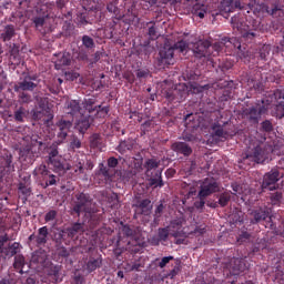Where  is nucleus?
<instances>
[{"instance_id":"26","label":"nucleus","mask_w":284,"mask_h":284,"mask_svg":"<svg viewBox=\"0 0 284 284\" xmlns=\"http://www.w3.org/2000/svg\"><path fill=\"white\" fill-rule=\"evenodd\" d=\"M68 239H74L78 234H83L85 232V225L83 223L75 222L70 227L64 229Z\"/></svg>"},{"instance_id":"60","label":"nucleus","mask_w":284,"mask_h":284,"mask_svg":"<svg viewBox=\"0 0 284 284\" xmlns=\"http://www.w3.org/2000/svg\"><path fill=\"white\" fill-rule=\"evenodd\" d=\"M33 23L37 29L43 28V26H45V17H34Z\"/></svg>"},{"instance_id":"49","label":"nucleus","mask_w":284,"mask_h":284,"mask_svg":"<svg viewBox=\"0 0 284 284\" xmlns=\"http://www.w3.org/2000/svg\"><path fill=\"white\" fill-rule=\"evenodd\" d=\"M230 201H232V195L226 192L222 193L219 199V205H221V207H225Z\"/></svg>"},{"instance_id":"32","label":"nucleus","mask_w":284,"mask_h":284,"mask_svg":"<svg viewBox=\"0 0 284 284\" xmlns=\"http://www.w3.org/2000/svg\"><path fill=\"white\" fill-rule=\"evenodd\" d=\"M48 258V255L43 251H36L31 255L30 264L31 265H43Z\"/></svg>"},{"instance_id":"42","label":"nucleus","mask_w":284,"mask_h":284,"mask_svg":"<svg viewBox=\"0 0 284 284\" xmlns=\"http://www.w3.org/2000/svg\"><path fill=\"white\" fill-rule=\"evenodd\" d=\"M10 61L12 63H19V45L11 44L9 45Z\"/></svg>"},{"instance_id":"5","label":"nucleus","mask_w":284,"mask_h":284,"mask_svg":"<svg viewBox=\"0 0 284 284\" xmlns=\"http://www.w3.org/2000/svg\"><path fill=\"white\" fill-rule=\"evenodd\" d=\"M267 110H270V106L265 104V99L262 100V105L251 106L243 110V116L250 123H253L254 125L258 124V121L263 114H267Z\"/></svg>"},{"instance_id":"46","label":"nucleus","mask_w":284,"mask_h":284,"mask_svg":"<svg viewBox=\"0 0 284 284\" xmlns=\"http://www.w3.org/2000/svg\"><path fill=\"white\" fill-rule=\"evenodd\" d=\"M206 10H205V6H201V4H195L193 7V14H195V17H199L200 19H205V14H206Z\"/></svg>"},{"instance_id":"63","label":"nucleus","mask_w":284,"mask_h":284,"mask_svg":"<svg viewBox=\"0 0 284 284\" xmlns=\"http://www.w3.org/2000/svg\"><path fill=\"white\" fill-rule=\"evenodd\" d=\"M54 219H57V211H55V210L49 211V212L45 214V216H44L45 223H50V221H54Z\"/></svg>"},{"instance_id":"61","label":"nucleus","mask_w":284,"mask_h":284,"mask_svg":"<svg viewBox=\"0 0 284 284\" xmlns=\"http://www.w3.org/2000/svg\"><path fill=\"white\" fill-rule=\"evenodd\" d=\"M163 210H165V206L163 205V203L156 206L155 213H154V223H156V221L161 219V214H163Z\"/></svg>"},{"instance_id":"33","label":"nucleus","mask_w":284,"mask_h":284,"mask_svg":"<svg viewBox=\"0 0 284 284\" xmlns=\"http://www.w3.org/2000/svg\"><path fill=\"white\" fill-rule=\"evenodd\" d=\"M149 185L150 187H153V190H155V187H163V185H165V183H163V175L161 171H156L154 176L149 179Z\"/></svg>"},{"instance_id":"12","label":"nucleus","mask_w":284,"mask_h":284,"mask_svg":"<svg viewBox=\"0 0 284 284\" xmlns=\"http://www.w3.org/2000/svg\"><path fill=\"white\" fill-rule=\"evenodd\" d=\"M227 267L233 276H239L246 272V270H250V262H247L246 257H233L230 260Z\"/></svg>"},{"instance_id":"40","label":"nucleus","mask_w":284,"mask_h":284,"mask_svg":"<svg viewBox=\"0 0 284 284\" xmlns=\"http://www.w3.org/2000/svg\"><path fill=\"white\" fill-rule=\"evenodd\" d=\"M146 26L149 27V38L151 39V41H156V39H159V31L156 30V22L154 21H150L146 23Z\"/></svg>"},{"instance_id":"22","label":"nucleus","mask_w":284,"mask_h":284,"mask_svg":"<svg viewBox=\"0 0 284 284\" xmlns=\"http://www.w3.org/2000/svg\"><path fill=\"white\" fill-rule=\"evenodd\" d=\"M134 145H136V140L129 138L126 140H121L115 150L120 154H128V152H132L134 150Z\"/></svg>"},{"instance_id":"56","label":"nucleus","mask_w":284,"mask_h":284,"mask_svg":"<svg viewBox=\"0 0 284 284\" xmlns=\"http://www.w3.org/2000/svg\"><path fill=\"white\" fill-rule=\"evenodd\" d=\"M250 239H252V234H250L247 231H242L237 237V243H247Z\"/></svg>"},{"instance_id":"9","label":"nucleus","mask_w":284,"mask_h":284,"mask_svg":"<svg viewBox=\"0 0 284 284\" xmlns=\"http://www.w3.org/2000/svg\"><path fill=\"white\" fill-rule=\"evenodd\" d=\"M265 159H267V148L263 143L248 150L243 156V161H252L253 163H264Z\"/></svg>"},{"instance_id":"34","label":"nucleus","mask_w":284,"mask_h":284,"mask_svg":"<svg viewBox=\"0 0 284 284\" xmlns=\"http://www.w3.org/2000/svg\"><path fill=\"white\" fill-rule=\"evenodd\" d=\"M103 264V260L101 257H89V261L87 262V271L89 273L95 272V270H99L101 265Z\"/></svg>"},{"instance_id":"38","label":"nucleus","mask_w":284,"mask_h":284,"mask_svg":"<svg viewBox=\"0 0 284 284\" xmlns=\"http://www.w3.org/2000/svg\"><path fill=\"white\" fill-rule=\"evenodd\" d=\"M2 253L9 257L17 256V254L19 253V243L14 242L12 244H9L8 247L2 248Z\"/></svg>"},{"instance_id":"24","label":"nucleus","mask_w":284,"mask_h":284,"mask_svg":"<svg viewBox=\"0 0 284 284\" xmlns=\"http://www.w3.org/2000/svg\"><path fill=\"white\" fill-rule=\"evenodd\" d=\"M13 37H17V30L14 29V24H7L0 30V39L4 43L8 41H12Z\"/></svg>"},{"instance_id":"14","label":"nucleus","mask_w":284,"mask_h":284,"mask_svg":"<svg viewBox=\"0 0 284 284\" xmlns=\"http://www.w3.org/2000/svg\"><path fill=\"white\" fill-rule=\"evenodd\" d=\"M193 54L196 59H207L212 57V51H210V41L200 40L193 44Z\"/></svg>"},{"instance_id":"45","label":"nucleus","mask_w":284,"mask_h":284,"mask_svg":"<svg viewBox=\"0 0 284 284\" xmlns=\"http://www.w3.org/2000/svg\"><path fill=\"white\" fill-rule=\"evenodd\" d=\"M161 165V161H158L156 159H149L144 163V168L148 172H151V170H156Z\"/></svg>"},{"instance_id":"35","label":"nucleus","mask_w":284,"mask_h":284,"mask_svg":"<svg viewBox=\"0 0 284 284\" xmlns=\"http://www.w3.org/2000/svg\"><path fill=\"white\" fill-rule=\"evenodd\" d=\"M68 239V233L64 230H58L53 233V241L57 244L55 246L63 245L65 243V240Z\"/></svg>"},{"instance_id":"4","label":"nucleus","mask_w":284,"mask_h":284,"mask_svg":"<svg viewBox=\"0 0 284 284\" xmlns=\"http://www.w3.org/2000/svg\"><path fill=\"white\" fill-rule=\"evenodd\" d=\"M283 179V173L278 169H272L267 173L264 174L261 187L263 192L266 190L268 192H274V190H278L277 181Z\"/></svg>"},{"instance_id":"44","label":"nucleus","mask_w":284,"mask_h":284,"mask_svg":"<svg viewBox=\"0 0 284 284\" xmlns=\"http://www.w3.org/2000/svg\"><path fill=\"white\" fill-rule=\"evenodd\" d=\"M260 132H265L266 134L274 132V124H272V121L264 120L261 122Z\"/></svg>"},{"instance_id":"54","label":"nucleus","mask_w":284,"mask_h":284,"mask_svg":"<svg viewBox=\"0 0 284 284\" xmlns=\"http://www.w3.org/2000/svg\"><path fill=\"white\" fill-rule=\"evenodd\" d=\"M183 221H184L183 217H179V219L171 221L170 226H168L169 230H170V227L172 230H181V227H183Z\"/></svg>"},{"instance_id":"18","label":"nucleus","mask_w":284,"mask_h":284,"mask_svg":"<svg viewBox=\"0 0 284 284\" xmlns=\"http://www.w3.org/2000/svg\"><path fill=\"white\" fill-rule=\"evenodd\" d=\"M251 223L256 225V223H261V221H265L270 217V209L267 206H260L255 210L251 211Z\"/></svg>"},{"instance_id":"17","label":"nucleus","mask_w":284,"mask_h":284,"mask_svg":"<svg viewBox=\"0 0 284 284\" xmlns=\"http://www.w3.org/2000/svg\"><path fill=\"white\" fill-rule=\"evenodd\" d=\"M184 125L185 128H189V130H196V128H200V130H204L205 119H203V116L196 118V115L190 113L184 119Z\"/></svg>"},{"instance_id":"53","label":"nucleus","mask_w":284,"mask_h":284,"mask_svg":"<svg viewBox=\"0 0 284 284\" xmlns=\"http://www.w3.org/2000/svg\"><path fill=\"white\" fill-rule=\"evenodd\" d=\"M61 272V266L53 265L49 270V276H53L54 281H59V274Z\"/></svg>"},{"instance_id":"64","label":"nucleus","mask_w":284,"mask_h":284,"mask_svg":"<svg viewBox=\"0 0 284 284\" xmlns=\"http://www.w3.org/2000/svg\"><path fill=\"white\" fill-rule=\"evenodd\" d=\"M275 110H276L277 116L283 118L284 116V102H280L278 104H276Z\"/></svg>"},{"instance_id":"10","label":"nucleus","mask_w":284,"mask_h":284,"mask_svg":"<svg viewBox=\"0 0 284 284\" xmlns=\"http://www.w3.org/2000/svg\"><path fill=\"white\" fill-rule=\"evenodd\" d=\"M231 23L233 28L239 30L242 34V41H245V43H252L254 39L258 37V31L257 30H247L243 22L239 20V17H233L231 19Z\"/></svg>"},{"instance_id":"51","label":"nucleus","mask_w":284,"mask_h":284,"mask_svg":"<svg viewBox=\"0 0 284 284\" xmlns=\"http://www.w3.org/2000/svg\"><path fill=\"white\" fill-rule=\"evenodd\" d=\"M283 201V192L276 191L275 193L271 194V202L273 205H278Z\"/></svg>"},{"instance_id":"43","label":"nucleus","mask_w":284,"mask_h":284,"mask_svg":"<svg viewBox=\"0 0 284 284\" xmlns=\"http://www.w3.org/2000/svg\"><path fill=\"white\" fill-rule=\"evenodd\" d=\"M18 190H19L20 194H22V196H24V199H28V196H30V194H32V189L30 186H28L26 184V182H20L18 184Z\"/></svg>"},{"instance_id":"11","label":"nucleus","mask_w":284,"mask_h":284,"mask_svg":"<svg viewBox=\"0 0 284 284\" xmlns=\"http://www.w3.org/2000/svg\"><path fill=\"white\" fill-rule=\"evenodd\" d=\"M190 94V87L187 84L182 83L175 87L174 89H171L166 91V99L169 101H175V103H181L182 101H185Z\"/></svg>"},{"instance_id":"13","label":"nucleus","mask_w":284,"mask_h":284,"mask_svg":"<svg viewBox=\"0 0 284 284\" xmlns=\"http://www.w3.org/2000/svg\"><path fill=\"white\" fill-rule=\"evenodd\" d=\"M81 42L82 48L79 52V59L80 61H90V52H94L97 43H94V39L88 34L82 36Z\"/></svg>"},{"instance_id":"57","label":"nucleus","mask_w":284,"mask_h":284,"mask_svg":"<svg viewBox=\"0 0 284 284\" xmlns=\"http://www.w3.org/2000/svg\"><path fill=\"white\" fill-rule=\"evenodd\" d=\"M81 148V140L73 135L70 140V149L71 150H79Z\"/></svg>"},{"instance_id":"21","label":"nucleus","mask_w":284,"mask_h":284,"mask_svg":"<svg viewBox=\"0 0 284 284\" xmlns=\"http://www.w3.org/2000/svg\"><path fill=\"white\" fill-rule=\"evenodd\" d=\"M78 119L75 128L81 134H85L92 124L93 118L90 114H81Z\"/></svg>"},{"instance_id":"31","label":"nucleus","mask_w":284,"mask_h":284,"mask_svg":"<svg viewBox=\"0 0 284 284\" xmlns=\"http://www.w3.org/2000/svg\"><path fill=\"white\" fill-rule=\"evenodd\" d=\"M72 63V57L70 53H59L55 60V70H63L65 65Z\"/></svg>"},{"instance_id":"23","label":"nucleus","mask_w":284,"mask_h":284,"mask_svg":"<svg viewBox=\"0 0 284 284\" xmlns=\"http://www.w3.org/2000/svg\"><path fill=\"white\" fill-rule=\"evenodd\" d=\"M171 149L173 152H176V154H183V156H190L192 154V146L185 142H174Z\"/></svg>"},{"instance_id":"50","label":"nucleus","mask_w":284,"mask_h":284,"mask_svg":"<svg viewBox=\"0 0 284 284\" xmlns=\"http://www.w3.org/2000/svg\"><path fill=\"white\" fill-rule=\"evenodd\" d=\"M271 48L267 44H264L261 49H260V58L262 59V61H267V57H270V52H271Z\"/></svg>"},{"instance_id":"16","label":"nucleus","mask_w":284,"mask_h":284,"mask_svg":"<svg viewBox=\"0 0 284 284\" xmlns=\"http://www.w3.org/2000/svg\"><path fill=\"white\" fill-rule=\"evenodd\" d=\"M219 11L222 16L230 14V12H234L235 10H241V0H221L219 4Z\"/></svg>"},{"instance_id":"47","label":"nucleus","mask_w":284,"mask_h":284,"mask_svg":"<svg viewBox=\"0 0 284 284\" xmlns=\"http://www.w3.org/2000/svg\"><path fill=\"white\" fill-rule=\"evenodd\" d=\"M18 99L20 103H31L32 102V95L26 91L18 92Z\"/></svg>"},{"instance_id":"2","label":"nucleus","mask_w":284,"mask_h":284,"mask_svg":"<svg viewBox=\"0 0 284 284\" xmlns=\"http://www.w3.org/2000/svg\"><path fill=\"white\" fill-rule=\"evenodd\" d=\"M190 44L185 40H179L173 47L164 45L160 50V63L161 65H174V50L179 52H187Z\"/></svg>"},{"instance_id":"41","label":"nucleus","mask_w":284,"mask_h":284,"mask_svg":"<svg viewBox=\"0 0 284 284\" xmlns=\"http://www.w3.org/2000/svg\"><path fill=\"white\" fill-rule=\"evenodd\" d=\"M24 266H26V257H23V255H17L14 257V263H13L14 270L20 272V274H23Z\"/></svg>"},{"instance_id":"30","label":"nucleus","mask_w":284,"mask_h":284,"mask_svg":"<svg viewBox=\"0 0 284 284\" xmlns=\"http://www.w3.org/2000/svg\"><path fill=\"white\" fill-rule=\"evenodd\" d=\"M169 236L170 227H160L158 230V235L152 237L151 243L153 245H159V243L168 241Z\"/></svg>"},{"instance_id":"27","label":"nucleus","mask_w":284,"mask_h":284,"mask_svg":"<svg viewBox=\"0 0 284 284\" xmlns=\"http://www.w3.org/2000/svg\"><path fill=\"white\" fill-rule=\"evenodd\" d=\"M50 235V231L48 226H42L38 230V234L36 235V245L37 247H43L45 243H48V236Z\"/></svg>"},{"instance_id":"62","label":"nucleus","mask_w":284,"mask_h":284,"mask_svg":"<svg viewBox=\"0 0 284 284\" xmlns=\"http://www.w3.org/2000/svg\"><path fill=\"white\" fill-rule=\"evenodd\" d=\"M170 261H174V256L169 255V256L162 257L158 265L159 267H161V270H163V267H165L168 263H170Z\"/></svg>"},{"instance_id":"36","label":"nucleus","mask_w":284,"mask_h":284,"mask_svg":"<svg viewBox=\"0 0 284 284\" xmlns=\"http://www.w3.org/2000/svg\"><path fill=\"white\" fill-rule=\"evenodd\" d=\"M102 142L103 140L99 133H94L90 136V148H92V150H101L103 148Z\"/></svg>"},{"instance_id":"55","label":"nucleus","mask_w":284,"mask_h":284,"mask_svg":"<svg viewBox=\"0 0 284 284\" xmlns=\"http://www.w3.org/2000/svg\"><path fill=\"white\" fill-rule=\"evenodd\" d=\"M43 114H45V109L41 105L40 109L37 108L36 110H33V119L36 121H41V119H43Z\"/></svg>"},{"instance_id":"28","label":"nucleus","mask_w":284,"mask_h":284,"mask_svg":"<svg viewBox=\"0 0 284 284\" xmlns=\"http://www.w3.org/2000/svg\"><path fill=\"white\" fill-rule=\"evenodd\" d=\"M70 254H72V250L63 245H59L55 246L53 258H55V261H59L60 263H63V261H65V258H68Z\"/></svg>"},{"instance_id":"20","label":"nucleus","mask_w":284,"mask_h":284,"mask_svg":"<svg viewBox=\"0 0 284 284\" xmlns=\"http://www.w3.org/2000/svg\"><path fill=\"white\" fill-rule=\"evenodd\" d=\"M57 128L59 130L58 139L60 143H62V141H65V139H68V133L72 128V122L70 120H60L57 122Z\"/></svg>"},{"instance_id":"29","label":"nucleus","mask_w":284,"mask_h":284,"mask_svg":"<svg viewBox=\"0 0 284 284\" xmlns=\"http://www.w3.org/2000/svg\"><path fill=\"white\" fill-rule=\"evenodd\" d=\"M135 207L140 210L139 214L143 216H150L152 213V201L150 199L141 200L136 203Z\"/></svg>"},{"instance_id":"39","label":"nucleus","mask_w":284,"mask_h":284,"mask_svg":"<svg viewBox=\"0 0 284 284\" xmlns=\"http://www.w3.org/2000/svg\"><path fill=\"white\" fill-rule=\"evenodd\" d=\"M48 174H50V171L45 164H40L33 170V176H42L43 181L48 179Z\"/></svg>"},{"instance_id":"58","label":"nucleus","mask_w":284,"mask_h":284,"mask_svg":"<svg viewBox=\"0 0 284 284\" xmlns=\"http://www.w3.org/2000/svg\"><path fill=\"white\" fill-rule=\"evenodd\" d=\"M75 23H78V26H88L90 22L88 21L85 13H80L75 19Z\"/></svg>"},{"instance_id":"37","label":"nucleus","mask_w":284,"mask_h":284,"mask_svg":"<svg viewBox=\"0 0 284 284\" xmlns=\"http://www.w3.org/2000/svg\"><path fill=\"white\" fill-rule=\"evenodd\" d=\"M27 114H28V111L26 110V108H23V106L18 108L13 112V119H14L16 123H23V121H26Z\"/></svg>"},{"instance_id":"25","label":"nucleus","mask_w":284,"mask_h":284,"mask_svg":"<svg viewBox=\"0 0 284 284\" xmlns=\"http://www.w3.org/2000/svg\"><path fill=\"white\" fill-rule=\"evenodd\" d=\"M225 125H227V122H224L223 124H221V122L213 123L211 126L213 136H217V139H227L230 133L224 131L223 128H225Z\"/></svg>"},{"instance_id":"52","label":"nucleus","mask_w":284,"mask_h":284,"mask_svg":"<svg viewBox=\"0 0 284 284\" xmlns=\"http://www.w3.org/2000/svg\"><path fill=\"white\" fill-rule=\"evenodd\" d=\"M4 168L7 172L11 173L14 172V164H12V155H7L4 159Z\"/></svg>"},{"instance_id":"15","label":"nucleus","mask_w":284,"mask_h":284,"mask_svg":"<svg viewBox=\"0 0 284 284\" xmlns=\"http://www.w3.org/2000/svg\"><path fill=\"white\" fill-rule=\"evenodd\" d=\"M226 43H232L236 50L241 51V42L236 38H223L220 42L210 43L211 57H216Z\"/></svg>"},{"instance_id":"19","label":"nucleus","mask_w":284,"mask_h":284,"mask_svg":"<svg viewBox=\"0 0 284 284\" xmlns=\"http://www.w3.org/2000/svg\"><path fill=\"white\" fill-rule=\"evenodd\" d=\"M65 112L73 119H79L80 115L83 114V108H81V103H79V101L69 100L65 103Z\"/></svg>"},{"instance_id":"8","label":"nucleus","mask_w":284,"mask_h":284,"mask_svg":"<svg viewBox=\"0 0 284 284\" xmlns=\"http://www.w3.org/2000/svg\"><path fill=\"white\" fill-rule=\"evenodd\" d=\"M82 114H89V116H98L100 119H104V116H108V112H110L109 106L101 105L95 106L94 105V99H87L82 103Z\"/></svg>"},{"instance_id":"7","label":"nucleus","mask_w":284,"mask_h":284,"mask_svg":"<svg viewBox=\"0 0 284 284\" xmlns=\"http://www.w3.org/2000/svg\"><path fill=\"white\" fill-rule=\"evenodd\" d=\"M216 192H221V186L214 178H205L200 181L199 199H207V196H212V194H216Z\"/></svg>"},{"instance_id":"1","label":"nucleus","mask_w":284,"mask_h":284,"mask_svg":"<svg viewBox=\"0 0 284 284\" xmlns=\"http://www.w3.org/2000/svg\"><path fill=\"white\" fill-rule=\"evenodd\" d=\"M42 154H48L45 156L47 164L51 165L53 172H68L71 169L70 164H63L61 156L59 155V144L52 143L45 145Z\"/></svg>"},{"instance_id":"48","label":"nucleus","mask_w":284,"mask_h":284,"mask_svg":"<svg viewBox=\"0 0 284 284\" xmlns=\"http://www.w3.org/2000/svg\"><path fill=\"white\" fill-rule=\"evenodd\" d=\"M135 77L139 79V81H145L150 77V70L149 69H138L135 71Z\"/></svg>"},{"instance_id":"59","label":"nucleus","mask_w":284,"mask_h":284,"mask_svg":"<svg viewBox=\"0 0 284 284\" xmlns=\"http://www.w3.org/2000/svg\"><path fill=\"white\" fill-rule=\"evenodd\" d=\"M50 185H57V175L49 173L45 179V187Z\"/></svg>"},{"instance_id":"6","label":"nucleus","mask_w":284,"mask_h":284,"mask_svg":"<svg viewBox=\"0 0 284 284\" xmlns=\"http://www.w3.org/2000/svg\"><path fill=\"white\" fill-rule=\"evenodd\" d=\"M77 201L73 205V212L81 216V214H90L92 212V197L88 193H80L75 195Z\"/></svg>"},{"instance_id":"3","label":"nucleus","mask_w":284,"mask_h":284,"mask_svg":"<svg viewBox=\"0 0 284 284\" xmlns=\"http://www.w3.org/2000/svg\"><path fill=\"white\" fill-rule=\"evenodd\" d=\"M39 88V74L37 73H22L20 81L14 84V92H34Z\"/></svg>"}]
</instances>
